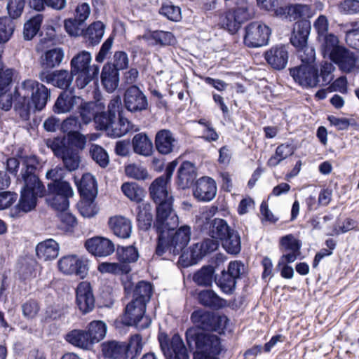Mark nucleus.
<instances>
[{
  "label": "nucleus",
  "instance_id": "f257e3e1",
  "mask_svg": "<svg viewBox=\"0 0 359 359\" xmlns=\"http://www.w3.org/2000/svg\"><path fill=\"white\" fill-rule=\"evenodd\" d=\"M50 97V90L43 84L34 79H26L15 86V110L22 120L27 121L31 109L42 110Z\"/></svg>",
  "mask_w": 359,
  "mask_h": 359
},
{
  "label": "nucleus",
  "instance_id": "f03ea898",
  "mask_svg": "<svg viewBox=\"0 0 359 359\" xmlns=\"http://www.w3.org/2000/svg\"><path fill=\"white\" fill-rule=\"evenodd\" d=\"M171 231L158 235L156 255L163 259H171L180 255L190 241L189 226L182 225L175 233Z\"/></svg>",
  "mask_w": 359,
  "mask_h": 359
},
{
  "label": "nucleus",
  "instance_id": "7ed1b4c3",
  "mask_svg": "<svg viewBox=\"0 0 359 359\" xmlns=\"http://www.w3.org/2000/svg\"><path fill=\"white\" fill-rule=\"evenodd\" d=\"M186 338L189 346L194 344L197 348L194 359H218L215 356L220 353L222 347L219 338L217 335L191 327L187 330Z\"/></svg>",
  "mask_w": 359,
  "mask_h": 359
},
{
  "label": "nucleus",
  "instance_id": "20e7f679",
  "mask_svg": "<svg viewBox=\"0 0 359 359\" xmlns=\"http://www.w3.org/2000/svg\"><path fill=\"white\" fill-rule=\"evenodd\" d=\"M252 18V13L247 5H242L231 8L222 13L219 17V25L222 28L231 34H236L241 25Z\"/></svg>",
  "mask_w": 359,
  "mask_h": 359
},
{
  "label": "nucleus",
  "instance_id": "39448f33",
  "mask_svg": "<svg viewBox=\"0 0 359 359\" xmlns=\"http://www.w3.org/2000/svg\"><path fill=\"white\" fill-rule=\"evenodd\" d=\"M170 199L156 207L154 227L158 235L175 229L179 224V218L172 208Z\"/></svg>",
  "mask_w": 359,
  "mask_h": 359
},
{
  "label": "nucleus",
  "instance_id": "423d86ee",
  "mask_svg": "<svg viewBox=\"0 0 359 359\" xmlns=\"http://www.w3.org/2000/svg\"><path fill=\"white\" fill-rule=\"evenodd\" d=\"M32 158L25 161V168L21 171V177L18 178L20 183L22 184L21 192H27L33 195L42 197L46 193L44 185L41 183L38 176L35 174L36 166L31 163Z\"/></svg>",
  "mask_w": 359,
  "mask_h": 359
},
{
  "label": "nucleus",
  "instance_id": "0eeeda50",
  "mask_svg": "<svg viewBox=\"0 0 359 359\" xmlns=\"http://www.w3.org/2000/svg\"><path fill=\"white\" fill-rule=\"evenodd\" d=\"M146 304L141 301L133 299L125 309L123 316L125 324L135 326L140 330L147 328L151 324V320L144 316Z\"/></svg>",
  "mask_w": 359,
  "mask_h": 359
},
{
  "label": "nucleus",
  "instance_id": "6e6552de",
  "mask_svg": "<svg viewBox=\"0 0 359 359\" xmlns=\"http://www.w3.org/2000/svg\"><path fill=\"white\" fill-rule=\"evenodd\" d=\"M244 43L250 48H257L268 43L271 33L269 26L262 22H252L245 28Z\"/></svg>",
  "mask_w": 359,
  "mask_h": 359
},
{
  "label": "nucleus",
  "instance_id": "1a4fd4ad",
  "mask_svg": "<svg viewBox=\"0 0 359 359\" xmlns=\"http://www.w3.org/2000/svg\"><path fill=\"white\" fill-rule=\"evenodd\" d=\"M161 348L166 359H189L187 348L181 337L175 334L170 339L159 337Z\"/></svg>",
  "mask_w": 359,
  "mask_h": 359
},
{
  "label": "nucleus",
  "instance_id": "9d476101",
  "mask_svg": "<svg viewBox=\"0 0 359 359\" xmlns=\"http://www.w3.org/2000/svg\"><path fill=\"white\" fill-rule=\"evenodd\" d=\"M290 74L294 80L302 87L313 88L320 84L318 68H316L313 65H302L291 68Z\"/></svg>",
  "mask_w": 359,
  "mask_h": 359
},
{
  "label": "nucleus",
  "instance_id": "9b49d317",
  "mask_svg": "<svg viewBox=\"0 0 359 359\" xmlns=\"http://www.w3.org/2000/svg\"><path fill=\"white\" fill-rule=\"evenodd\" d=\"M60 271L65 274H75L83 278L88 273V260L76 255H67L62 257L57 263Z\"/></svg>",
  "mask_w": 359,
  "mask_h": 359
},
{
  "label": "nucleus",
  "instance_id": "f8f14e48",
  "mask_svg": "<svg viewBox=\"0 0 359 359\" xmlns=\"http://www.w3.org/2000/svg\"><path fill=\"white\" fill-rule=\"evenodd\" d=\"M123 102L126 109L130 112L142 111L148 106L146 95L136 86H131L126 90Z\"/></svg>",
  "mask_w": 359,
  "mask_h": 359
},
{
  "label": "nucleus",
  "instance_id": "ddd939ff",
  "mask_svg": "<svg viewBox=\"0 0 359 359\" xmlns=\"http://www.w3.org/2000/svg\"><path fill=\"white\" fill-rule=\"evenodd\" d=\"M85 247L90 254L99 257L109 256L115 250L114 243L109 238L101 236L88 239L85 243Z\"/></svg>",
  "mask_w": 359,
  "mask_h": 359
},
{
  "label": "nucleus",
  "instance_id": "4468645a",
  "mask_svg": "<svg viewBox=\"0 0 359 359\" xmlns=\"http://www.w3.org/2000/svg\"><path fill=\"white\" fill-rule=\"evenodd\" d=\"M264 58L273 69H283L287 66L289 59L288 48L282 44L272 46L265 52Z\"/></svg>",
  "mask_w": 359,
  "mask_h": 359
},
{
  "label": "nucleus",
  "instance_id": "2eb2a0df",
  "mask_svg": "<svg viewBox=\"0 0 359 359\" xmlns=\"http://www.w3.org/2000/svg\"><path fill=\"white\" fill-rule=\"evenodd\" d=\"M217 193L215 180L209 177H203L196 181L193 190V195L199 201H212Z\"/></svg>",
  "mask_w": 359,
  "mask_h": 359
},
{
  "label": "nucleus",
  "instance_id": "dca6fc26",
  "mask_svg": "<svg viewBox=\"0 0 359 359\" xmlns=\"http://www.w3.org/2000/svg\"><path fill=\"white\" fill-rule=\"evenodd\" d=\"M76 301L79 310L87 313L93 310L95 306V298L90 285L88 282L80 283L76 290Z\"/></svg>",
  "mask_w": 359,
  "mask_h": 359
},
{
  "label": "nucleus",
  "instance_id": "f3484780",
  "mask_svg": "<svg viewBox=\"0 0 359 359\" xmlns=\"http://www.w3.org/2000/svg\"><path fill=\"white\" fill-rule=\"evenodd\" d=\"M74 73L69 72L67 70H58L51 73L41 72L39 74V78L41 81L51 83L61 89L68 88L72 82Z\"/></svg>",
  "mask_w": 359,
  "mask_h": 359
},
{
  "label": "nucleus",
  "instance_id": "a211bd4d",
  "mask_svg": "<svg viewBox=\"0 0 359 359\" xmlns=\"http://www.w3.org/2000/svg\"><path fill=\"white\" fill-rule=\"evenodd\" d=\"M168 182L166 177H158L153 181L149 187V194L157 205L166 202L170 199V202H173V197L168 190Z\"/></svg>",
  "mask_w": 359,
  "mask_h": 359
},
{
  "label": "nucleus",
  "instance_id": "6ab92c4d",
  "mask_svg": "<svg viewBox=\"0 0 359 359\" xmlns=\"http://www.w3.org/2000/svg\"><path fill=\"white\" fill-rule=\"evenodd\" d=\"M338 65L339 69L346 73H355L359 71L358 58L354 53L343 48L338 52L332 60Z\"/></svg>",
  "mask_w": 359,
  "mask_h": 359
},
{
  "label": "nucleus",
  "instance_id": "aec40b11",
  "mask_svg": "<svg viewBox=\"0 0 359 359\" xmlns=\"http://www.w3.org/2000/svg\"><path fill=\"white\" fill-rule=\"evenodd\" d=\"M154 143L156 150L166 155L175 149L177 141L170 130L162 129L156 133Z\"/></svg>",
  "mask_w": 359,
  "mask_h": 359
},
{
  "label": "nucleus",
  "instance_id": "412c9836",
  "mask_svg": "<svg viewBox=\"0 0 359 359\" xmlns=\"http://www.w3.org/2000/svg\"><path fill=\"white\" fill-rule=\"evenodd\" d=\"M92 57L89 52L83 50L76 55L71 61L72 72H92L94 75H98L99 67L90 66Z\"/></svg>",
  "mask_w": 359,
  "mask_h": 359
},
{
  "label": "nucleus",
  "instance_id": "4be33fe9",
  "mask_svg": "<svg viewBox=\"0 0 359 359\" xmlns=\"http://www.w3.org/2000/svg\"><path fill=\"white\" fill-rule=\"evenodd\" d=\"M108 226L111 231L121 238H128L132 232L131 221L123 216L115 215L109 218Z\"/></svg>",
  "mask_w": 359,
  "mask_h": 359
},
{
  "label": "nucleus",
  "instance_id": "5701e85b",
  "mask_svg": "<svg viewBox=\"0 0 359 359\" xmlns=\"http://www.w3.org/2000/svg\"><path fill=\"white\" fill-rule=\"evenodd\" d=\"M81 97L73 95L72 92L65 90L57 97L54 110L57 114L67 113L81 104Z\"/></svg>",
  "mask_w": 359,
  "mask_h": 359
},
{
  "label": "nucleus",
  "instance_id": "b1692460",
  "mask_svg": "<svg viewBox=\"0 0 359 359\" xmlns=\"http://www.w3.org/2000/svg\"><path fill=\"white\" fill-rule=\"evenodd\" d=\"M311 30L309 20H302L295 22L290 38L291 43L295 48H302L307 44L308 36Z\"/></svg>",
  "mask_w": 359,
  "mask_h": 359
},
{
  "label": "nucleus",
  "instance_id": "393cba45",
  "mask_svg": "<svg viewBox=\"0 0 359 359\" xmlns=\"http://www.w3.org/2000/svg\"><path fill=\"white\" fill-rule=\"evenodd\" d=\"M196 177V172L194 165L189 161H184L177 170V186L179 189H187L193 184Z\"/></svg>",
  "mask_w": 359,
  "mask_h": 359
},
{
  "label": "nucleus",
  "instance_id": "a878e982",
  "mask_svg": "<svg viewBox=\"0 0 359 359\" xmlns=\"http://www.w3.org/2000/svg\"><path fill=\"white\" fill-rule=\"evenodd\" d=\"M11 72L7 71L3 80L0 79V108L4 111L11 109L15 103L14 94L7 93L11 84Z\"/></svg>",
  "mask_w": 359,
  "mask_h": 359
},
{
  "label": "nucleus",
  "instance_id": "bb28decb",
  "mask_svg": "<svg viewBox=\"0 0 359 359\" xmlns=\"http://www.w3.org/2000/svg\"><path fill=\"white\" fill-rule=\"evenodd\" d=\"M191 321L199 329L203 330H216V322L218 321L211 313L202 310L195 311L191 316Z\"/></svg>",
  "mask_w": 359,
  "mask_h": 359
},
{
  "label": "nucleus",
  "instance_id": "cd10ccee",
  "mask_svg": "<svg viewBox=\"0 0 359 359\" xmlns=\"http://www.w3.org/2000/svg\"><path fill=\"white\" fill-rule=\"evenodd\" d=\"M39 259L47 261L56 258L59 253V245L53 239H48L39 243L36 248Z\"/></svg>",
  "mask_w": 359,
  "mask_h": 359
},
{
  "label": "nucleus",
  "instance_id": "c85d7f7f",
  "mask_svg": "<svg viewBox=\"0 0 359 359\" xmlns=\"http://www.w3.org/2000/svg\"><path fill=\"white\" fill-rule=\"evenodd\" d=\"M198 299L201 305L213 309H219L226 305V301L211 290L201 291L198 294Z\"/></svg>",
  "mask_w": 359,
  "mask_h": 359
},
{
  "label": "nucleus",
  "instance_id": "c756f323",
  "mask_svg": "<svg viewBox=\"0 0 359 359\" xmlns=\"http://www.w3.org/2000/svg\"><path fill=\"white\" fill-rule=\"evenodd\" d=\"M65 339L72 345L83 350H89L93 346V343L86 331L74 330L67 333Z\"/></svg>",
  "mask_w": 359,
  "mask_h": 359
},
{
  "label": "nucleus",
  "instance_id": "7c9ffc66",
  "mask_svg": "<svg viewBox=\"0 0 359 359\" xmlns=\"http://www.w3.org/2000/svg\"><path fill=\"white\" fill-rule=\"evenodd\" d=\"M132 145L134 152L139 155L149 156L153 152V143L144 133L135 135L132 140Z\"/></svg>",
  "mask_w": 359,
  "mask_h": 359
},
{
  "label": "nucleus",
  "instance_id": "2f4dec72",
  "mask_svg": "<svg viewBox=\"0 0 359 359\" xmlns=\"http://www.w3.org/2000/svg\"><path fill=\"white\" fill-rule=\"evenodd\" d=\"M101 80L107 91L111 93L118 87L119 74L110 64L105 65L102 68Z\"/></svg>",
  "mask_w": 359,
  "mask_h": 359
},
{
  "label": "nucleus",
  "instance_id": "473e14b6",
  "mask_svg": "<svg viewBox=\"0 0 359 359\" xmlns=\"http://www.w3.org/2000/svg\"><path fill=\"white\" fill-rule=\"evenodd\" d=\"M321 41V48L324 56L328 55L332 60L339 50L344 48L339 46L337 36L332 34H327L318 39Z\"/></svg>",
  "mask_w": 359,
  "mask_h": 359
},
{
  "label": "nucleus",
  "instance_id": "72a5a7b5",
  "mask_svg": "<svg viewBox=\"0 0 359 359\" xmlns=\"http://www.w3.org/2000/svg\"><path fill=\"white\" fill-rule=\"evenodd\" d=\"M105 26L101 21L90 24L83 33L86 42L90 46L97 45L104 34Z\"/></svg>",
  "mask_w": 359,
  "mask_h": 359
},
{
  "label": "nucleus",
  "instance_id": "f704fd0d",
  "mask_svg": "<svg viewBox=\"0 0 359 359\" xmlns=\"http://www.w3.org/2000/svg\"><path fill=\"white\" fill-rule=\"evenodd\" d=\"M231 229L224 219L215 218L209 223L208 233L211 238L221 241Z\"/></svg>",
  "mask_w": 359,
  "mask_h": 359
},
{
  "label": "nucleus",
  "instance_id": "c9c22d12",
  "mask_svg": "<svg viewBox=\"0 0 359 359\" xmlns=\"http://www.w3.org/2000/svg\"><path fill=\"white\" fill-rule=\"evenodd\" d=\"M220 241L222 247L229 254L237 255L241 252V237L236 230L232 229L225 238Z\"/></svg>",
  "mask_w": 359,
  "mask_h": 359
},
{
  "label": "nucleus",
  "instance_id": "e433bc0d",
  "mask_svg": "<svg viewBox=\"0 0 359 359\" xmlns=\"http://www.w3.org/2000/svg\"><path fill=\"white\" fill-rule=\"evenodd\" d=\"M64 52L60 48L47 50L41 57V65L45 69H52L58 66L62 61Z\"/></svg>",
  "mask_w": 359,
  "mask_h": 359
},
{
  "label": "nucleus",
  "instance_id": "4c0bfd02",
  "mask_svg": "<svg viewBox=\"0 0 359 359\" xmlns=\"http://www.w3.org/2000/svg\"><path fill=\"white\" fill-rule=\"evenodd\" d=\"M137 220L139 227L142 230L149 229L153 221L152 208L148 203H142L138 205Z\"/></svg>",
  "mask_w": 359,
  "mask_h": 359
},
{
  "label": "nucleus",
  "instance_id": "58836bf2",
  "mask_svg": "<svg viewBox=\"0 0 359 359\" xmlns=\"http://www.w3.org/2000/svg\"><path fill=\"white\" fill-rule=\"evenodd\" d=\"M104 356L110 359H117L122 357L126 352V346L123 344L111 341L102 344Z\"/></svg>",
  "mask_w": 359,
  "mask_h": 359
},
{
  "label": "nucleus",
  "instance_id": "ea45409f",
  "mask_svg": "<svg viewBox=\"0 0 359 359\" xmlns=\"http://www.w3.org/2000/svg\"><path fill=\"white\" fill-rule=\"evenodd\" d=\"M43 15L37 14L27 20L23 27V38L25 40H32L40 30Z\"/></svg>",
  "mask_w": 359,
  "mask_h": 359
},
{
  "label": "nucleus",
  "instance_id": "a19ab883",
  "mask_svg": "<svg viewBox=\"0 0 359 359\" xmlns=\"http://www.w3.org/2000/svg\"><path fill=\"white\" fill-rule=\"evenodd\" d=\"M294 153V148L289 144H281L277 147L275 154L270 157L267 161L269 167H276L283 160L292 156Z\"/></svg>",
  "mask_w": 359,
  "mask_h": 359
},
{
  "label": "nucleus",
  "instance_id": "79ce46f5",
  "mask_svg": "<svg viewBox=\"0 0 359 359\" xmlns=\"http://www.w3.org/2000/svg\"><path fill=\"white\" fill-rule=\"evenodd\" d=\"M121 191L128 198L136 203H140L144 196V189L135 182L123 183Z\"/></svg>",
  "mask_w": 359,
  "mask_h": 359
},
{
  "label": "nucleus",
  "instance_id": "37998d69",
  "mask_svg": "<svg viewBox=\"0 0 359 359\" xmlns=\"http://www.w3.org/2000/svg\"><path fill=\"white\" fill-rule=\"evenodd\" d=\"M214 273L212 266H204L194 274L193 280L198 285L208 287L212 285Z\"/></svg>",
  "mask_w": 359,
  "mask_h": 359
},
{
  "label": "nucleus",
  "instance_id": "c03bdc74",
  "mask_svg": "<svg viewBox=\"0 0 359 359\" xmlns=\"http://www.w3.org/2000/svg\"><path fill=\"white\" fill-rule=\"evenodd\" d=\"M215 281L221 291L226 294H231L234 292L237 282L225 270L222 271L218 278H215Z\"/></svg>",
  "mask_w": 359,
  "mask_h": 359
},
{
  "label": "nucleus",
  "instance_id": "a18cd8bd",
  "mask_svg": "<svg viewBox=\"0 0 359 359\" xmlns=\"http://www.w3.org/2000/svg\"><path fill=\"white\" fill-rule=\"evenodd\" d=\"M288 11L290 21H294L299 18H310L313 14L311 7L305 4H290Z\"/></svg>",
  "mask_w": 359,
  "mask_h": 359
},
{
  "label": "nucleus",
  "instance_id": "49530a36",
  "mask_svg": "<svg viewBox=\"0 0 359 359\" xmlns=\"http://www.w3.org/2000/svg\"><path fill=\"white\" fill-rule=\"evenodd\" d=\"M87 331L93 344L102 340L107 332L106 325L100 320H95L88 325Z\"/></svg>",
  "mask_w": 359,
  "mask_h": 359
},
{
  "label": "nucleus",
  "instance_id": "de8ad7c7",
  "mask_svg": "<svg viewBox=\"0 0 359 359\" xmlns=\"http://www.w3.org/2000/svg\"><path fill=\"white\" fill-rule=\"evenodd\" d=\"M15 29V23L8 17L0 18V43H7Z\"/></svg>",
  "mask_w": 359,
  "mask_h": 359
},
{
  "label": "nucleus",
  "instance_id": "09e8293b",
  "mask_svg": "<svg viewBox=\"0 0 359 359\" xmlns=\"http://www.w3.org/2000/svg\"><path fill=\"white\" fill-rule=\"evenodd\" d=\"M152 286L150 283L140 281L135 286L133 291V299L147 304L151 298Z\"/></svg>",
  "mask_w": 359,
  "mask_h": 359
},
{
  "label": "nucleus",
  "instance_id": "8fccbe9b",
  "mask_svg": "<svg viewBox=\"0 0 359 359\" xmlns=\"http://www.w3.org/2000/svg\"><path fill=\"white\" fill-rule=\"evenodd\" d=\"M81 120L84 124H88L95 118L96 114V104L93 102H85L81 98V104L77 107Z\"/></svg>",
  "mask_w": 359,
  "mask_h": 359
},
{
  "label": "nucleus",
  "instance_id": "3c124183",
  "mask_svg": "<svg viewBox=\"0 0 359 359\" xmlns=\"http://www.w3.org/2000/svg\"><path fill=\"white\" fill-rule=\"evenodd\" d=\"M335 67L331 62H323L320 63L318 69V76L320 84L318 86H326L334 79V71Z\"/></svg>",
  "mask_w": 359,
  "mask_h": 359
},
{
  "label": "nucleus",
  "instance_id": "603ef678",
  "mask_svg": "<svg viewBox=\"0 0 359 359\" xmlns=\"http://www.w3.org/2000/svg\"><path fill=\"white\" fill-rule=\"evenodd\" d=\"M48 194L60 195L72 197L74 194L69 183L65 180L50 182L48 184Z\"/></svg>",
  "mask_w": 359,
  "mask_h": 359
},
{
  "label": "nucleus",
  "instance_id": "864d4df0",
  "mask_svg": "<svg viewBox=\"0 0 359 359\" xmlns=\"http://www.w3.org/2000/svg\"><path fill=\"white\" fill-rule=\"evenodd\" d=\"M90 154L93 159L102 168H106L109 163L107 152L100 146L92 144L90 148Z\"/></svg>",
  "mask_w": 359,
  "mask_h": 359
},
{
  "label": "nucleus",
  "instance_id": "5fc2aeb1",
  "mask_svg": "<svg viewBox=\"0 0 359 359\" xmlns=\"http://www.w3.org/2000/svg\"><path fill=\"white\" fill-rule=\"evenodd\" d=\"M116 254L118 259L124 263L135 262L139 257L137 250L133 246L118 247Z\"/></svg>",
  "mask_w": 359,
  "mask_h": 359
},
{
  "label": "nucleus",
  "instance_id": "6e6d98bb",
  "mask_svg": "<svg viewBox=\"0 0 359 359\" xmlns=\"http://www.w3.org/2000/svg\"><path fill=\"white\" fill-rule=\"evenodd\" d=\"M97 270L101 273H111L114 275H121L127 273L129 271V268L126 266L111 262H102L97 266Z\"/></svg>",
  "mask_w": 359,
  "mask_h": 359
},
{
  "label": "nucleus",
  "instance_id": "4d7b16f0",
  "mask_svg": "<svg viewBox=\"0 0 359 359\" xmlns=\"http://www.w3.org/2000/svg\"><path fill=\"white\" fill-rule=\"evenodd\" d=\"M159 13L174 22H178L182 18L181 8L171 3L163 4L159 9Z\"/></svg>",
  "mask_w": 359,
  "mask_h": 359
},
{
  "label": "nucleus",
  "instance_id": "13d9d810",
  "mask_svg": "<svg viewBox=\"0 0 359 359\" xmlns=\"http://www.w3.org/2000/svg\"><path fill=\"white\" fill-rule=\"evenodd\" d=\"M39 196H36L26 191L21 192V196L18 204L19 210L28 212L33 210L36 205V199Z\"/></svg>",
  "mask_w": 359,
  "mask_h": 359
},
{
  "label": "nucleus",
  "instance_id": "bf43d9fd",
  "mask_svg": "<svg viewBox=\"0 0 359 359\" xmlns=\"http://www.w3.org/2000/svg\"><path fill=\"white\" fill-rule=\"evenodd\" d=\"M130 130V122L128 119L119 117L118 121L116 123L114 121L113 126L109 130L108 135L113 137H119L126 135Z\"/></svg>",
  "mask_w": 359,
  "mask_h": 359
},
{
  "label": "nucleus",
  "instance_id": "052dcab7",
  "mask_svg": "<svg viewBox=\"0 0 359 359\" xmlns=\"http://www.w3.org/2000/svg\"><path fill=\"white\" fill-rule=\"evenodd\" d=\"M62 158L65 168L69 171H73L78 168L80 158L77 152L65 149L62 152Z\"/></svg>",
  "mask_w": 359,
  "mask_h": 359
},
{
  "label": "nucleus",
  "instance_id": "680f3d73",
  "mask_svg": "<svg viewBox=\"0 0 359 359\" xmlns=\"http://www.w3.org/2000/svg\"><path fill=\"white\" fill-rule=\"evenodd\" d=\"M70 197L60 195L48 194V203L55 210L60 212L66 211L69 208Z\"/></svg>",
  "mask_w": 359,
  "mask_h": 359
},
{
  "label": "nucleus",
  "instance_id": "e2e57ef3",
  "mask_svg": "<svg viewBox=\"0 0 359 359\" xmlns=\"http://www.w3.org/2000/svg\"><path fill=\"white\" fill-rule=\"evenodd\" d=\"M143 348V343L142 337L139 334H135L130 337V341L126 346V354L127 357L131 356V359L140 355Z\"/></svg>",
  "mask_w": 359,
  "mask_h": 359
},
{
  "label": "nucleus",
  "instance_id": "0e129e2a",
  "mask_svg": "<svg viewBox=\"0 0 359 359\" xmlns=\"http://www.w3.org/2000/svg\"><path fill=\"white\" fill-rule=\"evenodd\" d=\"M125 172L128 177L137 180H144L149 176L148 172L144 166L135 163L127 165Z\"/></svg>",
  "mask_w": 359,
  "mask_h": 359
},
{
  "label": "nucleus",
  "instance_id": "69168bd1",
  "mask_svg": "<svg viewBox=\"0 0 359 359\" xmlns=\"http://www.w3.org/2000/svg\"><path fill=\"white\" fill-rule=\"evenodd\" d=\"M115 118H116L112 117L108 112H101L100 114L96 112L94 121L100 130H104L107 132V134H109V130H110L111 127L113 126Z\"/></svg>",
  "mask_w": 359,
  "mask_h": 359
},
{
  "label": "nucleus",
  "instance_id": "338daca9",
  "mask_svg": "<svg viewBox=\"0 0 359 359\" xmlns=\"http://www.w3.org/2000/svg\"><path fill=\"white\" fill-rule=\"evenodd\" d=\"M25 0H8L6 9L10 18L15 19L19 18L24 10Z\"/></svg>",
  "mask_w": 359,
  "mask_h": 359
},
{
  "label": "nucleus",
  "instance_id": "774afa93",
  "mask_svg": "<svg viewBox=\"0 0 359 359\" xmlns=\"http://www.w3.org/2000/svg\"><path fill=\"white\" fill-rule=\"evenodd\" d=\"M151 37L156 43L162 46L172 45L175 42L174 35L170 32L154 31L151 33Z\"/></svg>",
  "mask_w": 359,
  "mask_h": 359
}]
</instances>
